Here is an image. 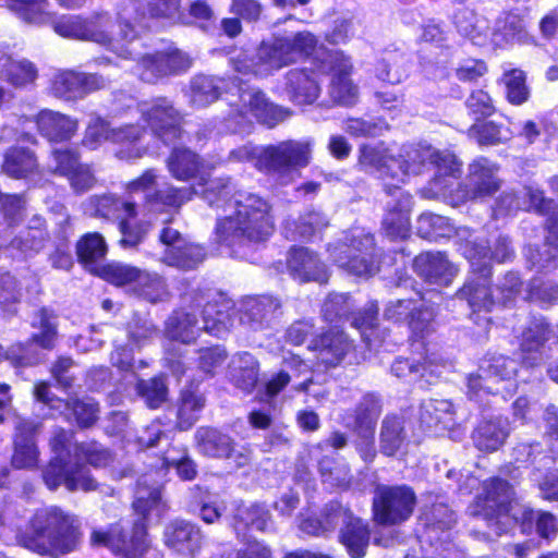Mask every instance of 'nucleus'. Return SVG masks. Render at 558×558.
Masks as SVG:
<instances>
[{"mask_svg":"<svg viewBox=\"0 0 558 558\" xmlns=\"http://www.w3.org/2000/svg\"><path fill=\"white\" fill-rule=\"evenodd\" d=\"M230 192L229 181L225 179L211 180L209 186L203 191L209 205L230 210L225 218L218 220V240L232 246L244 240L259 242L267 239L274 230L269 203L251 192L241 191L229 197Z\"/></svg>","mask_w":558,"mask_h":558,"instance_id":"nucleus-1","label":"nucleus"},{"mask_svg":"<svg viewBox=\"0 0 558 558\" xmlns=\"http://www.w3.org/2000/svg\"><path fill=\"white\" fill-rule=\"evenodd\" d=\"M483 494L471 505L472 515L482 517L496 535L506 533L514 523L521 522L522 532L530 533L535 520L537 534L545 539L556 537V518L549 512L535 513L520 505L510 485L499 478L484 482Z\"/></svg>","mask_w":558,"mask_h":558,"instance_id":"nucleus-2","label":"nucleus"},{"mask_svg":"<svg viewBox=\"0 0 558 558\" xmlns=\"http://www.w3.org/2000/svg\"><path fill=\"white\" fill-rule=\"evenodd\" d=\"M162 507L159 486L148 487L147 480H141L133 502L134 511L141 518L134 523L132 535L128 537L118 525L108 531L95 529L90 534V544L108 547L123 558H137L148 547L144 520L153 512L159 515Z\"/></svg>","mask_w":558,"mask_h":558,"instance_id":"nucleus-3","label":"nucleus"},{"mask_svg":"<svg viewBox=\"0 0 558 558\" xmlns=\"http://www.w3.org/2000/svg\"><path fill=\"white\" fill-rule=\"evenodd\" d=\"M129 11L119 15L118 24H111L105 16L97 23H85L78 16H63L54 24V31L66 38L90 39L107 45L119 56L128 59L132 56L129 45L137 37V32L130 23Z\"/></svg>","mask_w":558,"mask_h":558,"instance_id":"nucleus-4","label":"nucleus"},{"mask_svg":"<svg viewBox=\"0 0 558 558\" xmlns=\"http://www.w3.org/2000/svg\"><path fill=\"white\" fill-rule=\"evenodd\" d=\"M230 99L229 128L233 131H244L245 124L255 118L259 122L274 126L283 121L289 112L269 102L265 95L254 88L243 87L241 83L233 86Z\"/></svg>","mask_w":558,"mask_h":558,"instance_id":"nucleus-5","label":"nucleus"},{"mask_svg":"<svg viewBox=\"0 0 558 558\" xmlns=\"http://www.w3.org/2000/svg\"><path fill=\"white\" fill-rule=\"evenodd\" d=\"M328 251L333 263L354 276L369 277L378 271L374 238L360 229L330 244Z\"/></svg>","mask_w":558,"mask_h":558,"instance_id":"nucleus-6","label":"nucleus"},{"mask_svg":"<svg viewBox=\"0 0 558 558\" xmlns=\"http://www.w3.org/2000/svg\"><path fill=\"white\" fill-rule=\"evenodd\" d=\"M388 170L392 171L393 184L403 183L409 174H417L423 168L435 167L441 175H453L460 171V162L449 153H439L426 145L404 146L397 157H390Z\"/></svg>","mask_w":558,"mask_h":558,"instance_id":"nucleus-7","label":"nucleus"},{"mask_svg":"<svg viewBox=\"0 0 558 558\" xmlns=\"http://www.w3.org/2000/svg\"><path fill=\"white\" fill-rule=\"evenodd\" d=\"M517 371L515 361L502 355L483 361L477 372L468 376V397L482 402L488 395L511 392L515 388Z\"/></svg>","mask_w":558,"mask_h":558,"instance_id":"nucleus-8","label":"nucleus"},{"mask_svg":"<svg viewBox=\"0 0 558 558\" xmlns=\"http://www.w3.org/2000/svg\"><path fill=\"white\" fill-rule=\"evenodd\" d=\"M144 133V129L138 125L125 124L110 129L106 121L94 118L88 123L83 144L90 149H96L105 141L124 144L126 148L119 150L117 156L125 160L137 159L147 154L146 147L137 145Z\"/></svg>","mask_w":558,"mask_h":558,"instance_id":"nucleus-9","label":"nucleus"},{"mask_svg":"<svg viewBox=\"0 0 558 558\" xmlns=\"http://www.w3.org/2000/svg\"><path fill=\"white\" fill-rule=\"evenodd\" d=\"M101 274L116 286H130L134 293L150 303L163 301L168 294L161 277L129 264L112 262Z\"/></svg>","mask_w":558,"mask_h":558,"instance_id":"nucleus-10","label":"nucleus"},{"mask_svg":"<svg viewBox=\"0 0 558 558\" xmlns=\"http://www.w3.org/2000/svg\"><path fill=\"white\" fill-rule=\"evenodd\" d=\"M78 521L57 508L47 514V523L37 531V554L57 557L71 551L77 541Z\"/></svg>","mask_w":558,"mask_h":558,"instance_id":"nucleus-11","label":"nucleus"},{"mask_svg":"<svg viewBox=\"0 0 558 558\" xmlns=\"http://www.w3.org/2000/svg\"><path fill=\"white\" fill-rule=\"evenodd\" d=\"M415 494L408 486H378L373 500L374 520L384 525L401 523L410 518Z\"/></svg>","mask_w":558,"mask_h":558,"instance_id":"nucleus-12","label":"nucleus"},{"mask_svg":"<svg viewBox=\"0 0 558 558\" xmlns=\"http://www.w3.org/2000/svg\"><path fill=\"white\" fill-rule=\"evenodd\" d=\"M65 435L62 433L53 440V450L58 456L50 462L44 472V481L50 489L64 484L69 490L82 489L85 492L96 488L95 481L89 476L85 466H71L64 462L61 453L64 449L63 440Z\"/></svg>","mask_w":558,"mask_h":558,"instance_id":"nucleus-13","label":"nucleus"},{"mask_svg":"<svg viewBox=\"0 0 558 558\" xmlns=\"http://www.w3.org/2000/svg\"><path fill=\"white\" fill-rule=\"evenodd\" d=\"M142 120L165 143H171L181 134L182 117L166 97H156L138 104Z\"/></svg>","mask_w":558,"mask_h":558,"instance_id":"nucleus-14","label":"nucleus"},{"mask_svg":"<svg viewBox=\"0 0 558 558\" xmlns=\"http://www.w3.org/2000/svg\"><path fill=\"white\" fill-rule=\"evenodd\" d=\"M125 189L130 194L144 193L149 202H159L173 207L181 206L196 193L193 187L175 189L167 186L160 189L158 177L151 169L146 170L141 177L129 182Z\"/></svg>","mask_w":558,"mask_h":558,"instance_id":"nucleus-15","label":"nucleus"},{"mask_svg":"<svg viewBox=\"0 0 558 558\" xmlns=\"http://www.w3.org/2000/svg\"><path fill=\"white\" fill-rule=\"evenodd\" d=\"M191 64L189 56L175 49L143 56L137 62V71L143 81L155 83L163 76L186 71Z\"/></svg>","mask_w":558,"mask_h":558,"instance_id":"nucleus-16","label":"nucleus"},{"mask_svg":"<svg viewBox=\"0 0 558 558\" xmlns=\"http://www.w3.org/2000/svg\"><path fill=\"white\" fill-rule=\"evenodd\" d=\"M332 77L329 85L330 98L339 105L351 106L356 102L359 88L350 78L352 63L342 51H333L329 54Z\"/></svg>","mask_w":558,"mask_h":558,"instance_id":"nucleus-17","label":"nucleus"},{"mask_svg":"<svg viewBox=\"0 0 558 558\" xmlns=\"http://www.w3.org/2000/svg\"><path fill=\"white\" fill-rule=\"evenodd\" d=\"M550 335L551 330L545 318H534L529 323L520 339V356L523 364L534 367L546 360L545 347Z\"/></svg>","mask_w":558,"mask_h":558,"instance_id":"nucleus-18","label":"nucleus"},{"mask_svg":"<svg viewBox=\"0 0 558 558\" xmlns=\"http://www.w3.org/2000/svg\"><path fill=\"white\" fill-rule=\"evenodd\" d=\"M336 520V526L343 525L340 533V541L353 558H361L365 555L369 543V532L365 524L348 509L336 506L332 514Z\"/></svg>","mask_w":558,"mask_h":558,"instance_id":"nucleus-19","label":"nucleus"},{"mask_svg":"<svg viewBox=\"0 0 558 558\" xmlns=\"http://www.w3.org/2000/svg\"><path fill=\"white\" fill-rule=\"evenodd\" d=\"M385 189L393 197L387 203L388 209L383 222L385 230L392 238H405L410 227L411 196L397 184L385 182Z\"/></svg>","mask_w":558,"mask_h":558,"instance_id":"nucleus-20","label":"nucleus"},{"mask_svg":"<svg viewBox=\"0 0 558 558\" xmlns=\"http://www.w3.org/2000/svg\"><path fill=\"white\" fill-rule=\"evenodd\" d=\"M196 439L199 450L206 456L232 459L238 466L247 464L250 460L248 450L236 451L232 438L216 429L199 428L196 433Z\"/></svg>","mask_w":558,"mask_h":558,"instance_id":"nucleus-21","label":"nucleus"},{"mask_svg":"<svg viewBox=\"0 0 558 558\" xmlns=\"http://www.w3.org/2000/svg\"><path fill=\"white\" fill-rule=\"evenodd\" d=\"M415 272L426 282L449 286L458 274V268L441 252H426L415 257Z\"/></svg>","mask_w":558,"mask_h":558,"instance_id":"nucleus-22","label":"nucleus"},{"mask_svg":"<svg viewBox=\"0 0 558 558\" xmlns=\"http://www.w3.org/2000/svg\"><path fill=\"white\" fill-rule=\"evenodd\" d=\"M311 153L310 141H289L265 148L263 159L269 169L279 171L289 166H306L311 159Z\"/></svg>","mask_w":558,"mask_h":558,"instance_id":"nucleus-23","label":"nucleus"},{"mask_svg":"<svg viewBox=\"0 0 558 558\" xmlns=\"http://www.w3.org/2000/svg\"><path fill=\"white\" fill-rule=\"evenodd\" d=\"M463 255L469 259L473 271L489 270L490 260L505 262L511 255L506 236L496 240L494 251L486 246V241L476 238L474 241L465 239L462 245Z\"/></svg>","mask_w":558,"mask_h":558,"instance_id":"nucleus-24","label":"nucleus"},{"mask_svg":"<svg viewBox=\"0 0 558 558\" xmlns=\"http://www.w3.org/2000/svg\"><path fill=\"white\" fill-rule=\"evenodd\" d=\"M457 32L476 46L493 45V29L488 20L473 9L460 8L452 16Z\"/></svg>","mask_w":558,"mask_h":558,"instance_id":"nucleus-25","label":"nucleus"},{"mask_svg":"<svg viewBox=\"0 0 558 558\" xmlns=\"http://www.w3.org/2000/svg\"><path fill=\"white\" fill-rule=\"evenodd\" d=\"M497 173L498 167L486 158L475 160L470 165L469 190L463 198L484 197L497 192L501 183Z\"/></svg>","mask_w":558,"mask_h":558,"instance_id":"nucleus-26","label":"nucleus"},{"mask_svg":"<svg viewBox=\"0 0 558 558\" xmlns=\"http://www.w3.org/2000/svg\"><path fill=\"white\" fill-rule=\"evenodd\" d=\"M286 92L296 105L313 104L320 94L318 75L308 69H293L286 75Z\"/></svg>","mask_w":558,"mask_h":558,"instance_id":"nucleus-27","label":"nucleus"},{"mask_svg":"<svg viewBox=\"0 0 558 558\" xmlns=\"http://www.w3.org/2000/svg\"><path fill=\"white\" fill-rule=\"evenodd\" d=\"M220 161H211L201 163L198 157L193 151L185 148H174L167 160V167L173 178L180 181H187L192 178H199L203 184H206V189L209 186L211 181H207L205 178V168H214Z\"/></svg>","mask_w":558,"mask_h":558,"instance_id":"nucleus-28","label":"nucleus"},{"mask_svg":"<svg viewBox=\"0 0 558 558\" xmlns=\"http://www.w3.org/2000/svg\"><path fill=\"white\" fill-rule=\"evenodd\" d=\"M291 274L301 281L326 282L328 272L317 256L304 247L292 248L288 258Z\"/></svg>","mask_w":558,"mask_h":558,"instance_id":"nucleus-29","label":"nucleus"},{"mask_svg":"<svg viewBox=\"0 0 558 558\" xmlns=\"http://www.w3.org/2000/svg\"><path fill=\"white\" fill-rule=\"evenodd\" d=\"M165 543L179 554L193 556L201 548L202 534L192 523L174 521L166 527Z\"/></svg>","mask_w":558,"mask_h":558,"instance_id":"nucleus-30","label":"nucleus"},{"mask_svg":"<svg viewBox=\"0 0 558 558\" xmlns=\"http://www.w3.org/2000/svg\"><path fill=\"white\" fill-rule=\"evenodd\" d=\"M318 361L326 366H337L351 350L349 338L340 330L331 329L313 342Z\"/></svg>","mask_w":558,"mask_h":558,"instance_id":"nucleus-31","label":"nucleus"},{"mask_svg":"<svg viewBox=\"0 0 558 558\" xmlns=\"http://www.w3.org/2000/svg\"><path fill=\"white\" fill-rule=\"evenodd\" d=\"M107 250L105 239L97 232L87 233L76 244L78 259L84 264L85 268L104 279L105 276L101 271L111 263L99 265V262L105 258Z\"/></svg>","mask_w":558,"mask_h":558,"instance_id":"nucleus-32","label":"nucleus"},{"mask_svg":"<svg viewBox=\"0 0 558 558\" xmlns=\"http://www.w3.org/2000/svg\"><path fill=\"white\" fill-rule=\"evenodd\" d=\"M37 126L50 141L61 142L75 134L77 121L59 112L44 110L37 114Z\"/></svg>","mask_w":558,"mask_h":558,"instance_id":"nucleus-33","label":"nucleus"},{"mask_svg":"<svg viewBox=\"0 0 558 558\" xmlns=\"http://www.w3.org/2000/svg\"><path fill=\"white\" fill-rule=\"evenodd\" d=\"M201 331L198 319L194 312L175 311L166 322V337L172 341L191 343Z\"/></svg>","mask_w":558,"mask_h":558,"instance_id":"nucleus-34","label":"nucleus"},{"mask_svg":"<svg viewBox=\"0 0 558 558\" xmlns=\"http://www.w3.org/2000/svg\"><path fill=\"white\" fill-rule=\"evenodd\" d=\"M476 275L459 291V296L465 299L470 307L474 310H490L496 295L488 287L489 270L475 271Z\"/></svg>","mask_w":558,"mask_h":558,"instance_id":"nucleus-35","label":"nucleus"},{"mask_svg":"<svg viewBox=\"0 0 558 558\" xmlns=\"http://www.w3.org/2000/svg\"><path fill=\"white\" fill-rule=\"evenodd\" d=\"M288 54L281 37H277L272 41L262 43L256 51L257 71L260 76H266L274 71L292 64Z\"/></svg>","mask_w":558,"mask_h":558,"instance_id":"nucleus-36","label":"nucleus"},{"mask_svg":"<svg viewBox=\"0 0 558 558\" xmlns=\"http://www.w3.org/2000/svg\"><path fill=\"white\" fill-rule=\"evenodd\" d=\"M288 54L281 37H277L272 41L262 43L256 51L257 71L260 76H266L274 71L292 64Z\"/></svg>","mask_w":558,"mask_h":558,"instance_id":"nucleus-37","label":"nucleus"},{"mask_svg":"<svg viewBox=\"0 0 558 558\" xmlns=\"http://www.w3.org/2000/svg\"><path fill=\"white\" fill-rule=\"evenodd\" d=\"M509 435L508 422L496 418L483 422L473 433V441L482 451H495L499 449Z\"/></svg>","mask_w":558,"mask_h":558,"instance_id":"nucleus-38","label":"nucleus"},{"mask_svg":"<svg viewBox=\"0 0 558 558\" xmlns=\"http://www.w3.org/2000/svg\"><path fill=\"white\" fill-rule=\"evenodd\" d=\"M421 424L427 429H437L440 425L449 428L454 423V411L448 400L424 401L420 410Z\"/></svg>","mask_w":558,"mask_h":558,"instance_id":"nucleus-39","label":"nucleus"},{"mask_svg":"<svg viewBox=\"0 0 558 558\" xmlns=\"http://www.w3.org/2000/svg\"><path fill=\"white\" fill-rule=\"evenodd\" d=\"M416 230L425 239L451 236L453 233L463 238L468 233L465 228L456 230L448 218L432 213H424L418 217Z\"/></svg>","mask_w":558,"mask_h":558,"instance_id":"nucleus-40","label":"nucleus"},{"mask_svg":"<svg viewBox=\"0 0 558 558\" xmlns=\"http://www.w3.org/2000/svg\"><path fill=\"white\" fill-rule=\"evenodd\" d=\"M269 518L268 511L259 505H242L234 514L233 529L239 537L244 536L250 527L265 531Z\"/></svg>","mask_w":558,"mask_h":558,"instance_id":"nucleus-41","label":"nucleus"},{"mask_svg":"<svg viewBox=\"0 0 558 558\" xmlns=\"http://www.w3.org/2000/svg\"><path fill=\"white\" fill-rule=\"evenodd\" d=\"M97 216L108 219H131L136 216V206L133 202L123 201L113 195H102L92 198Z\"/></svg>","mask_w":558,"mask_h":558,"instance_id":"nucleus-42","label":"nucleus"},{"mask_svg":"<svg viewBox=\"0 0 558 558\" xmlns=\"http://www.w3.org/2000/svg\"><path fill=\"white\" fill-rule=\"evenodd\" d=\"M231 377L238 388L246 392L252 391L258 379V364L255 357L247 352L239 354L232 361Z\"/></svg>","mask_w":558,"mask_h":558,"instance_id":"nucleus-43","label":"nucleus"},{"mask_svg":"<svg viewBox=\"0 0 558 558\" xmlns=\"http://www.w3.org/2000/svg\"><path fill=\"white\" fill-rule=\"evenodd\" d=\"M15 448L12 457V465L16 469L31 468L34 463V428L33 425L22 424L17 426Z\"/></svg>","mask_w":558,"mask_h":558,"instance_id":"nucleus-44","label":"nucleus"},{"mask_svg":"<svg viewBox=\"0 0 558 558\" xmlns=\"http://www.w3.org/2000/svg\"><path fill=\"white\" fill-rule=\"evenodd\" d=\"M205 256L206 254L202 246L184 241L181 244V250H166L162 260L169 266L187 270L198 266Z\"/></svg>","mask_w":558,"mask_h":558,"instance_id":"nucleus-45","label":"nucleus"},{"mask_svg":"<svg viewBox=\"0 0 558 558\" xmlns=\"http://www.w3.org/2000/svg\"><path fill=\"white\" fill-rule=\"evenodd\" d=\"M280 308V302L272 296L263 295L251 299L245 304V313L241 318L252 324L253 328L262 325L263 322L269 320Z\"/></svg>","mask_w":558,"mask_h":558,"instance_id":"nucleus-46","label":"nucleus"},{"mask_svg":"<svg viewBox=\"0 0 558 558\" xmlns=\"http://www.w3.org/2000/svg\"><path fill=\"white\" fill-rule=\"evenodd\" d=\"M403 421L397 416H388L383 422L380 449L387 456H393L404 445L405 434Z\"/></svg>","mask_w":558,"mask_h":558,"instance_id":"nucleus-47","label":"nucleus"},{"mask_svg":"<svg viewBox=\"0 0 558 558\" xmlns=\"http://www.w3.org/2000/svg\"><path fill=\"white\" fill-rule=\"evenodd\" d=\"M228 304L208 303L203 310L204 327L207 332L217 337L223 336L232 326Z\"/></svg>","mask_w":558,"mask_h":558,"instance_id":"nucleus-48","label":"nucleus"},{"mask_svg":"<svg viewBox=\"0 0 558 558\" xmlns=\"http://www.w3.org/2000/svg\"><path fill=\"white\" fill-rule=\"evenodd\" d=\"M375 73L383 82L399 84L408 76L407 60L400 54H388L377 62Z\"/></svg>","mask_w":558,"mask_h":558,"instance_id":"nucleus-49","label":"nucleus"},{"mask_svg":"<svg viewBox=\"0 0 558 558\" xmlns=\"http://www.w3.org/2000/svg\"><path fill=\"white\" fill-rule=\"evenodd\" d=\"M390 157H396L383 146L363 145L360 149V163L364 167L375 169L380 172L383 180L391 179L392 170H388Z\"/></svg>","mask_w":558,"mask_h":558,"instance_id":"nucleus-50","label":"nucleus"},{"mask_svg":"<svg viewBox=\"0 0 558 558\" xmlns=\"http://www.w3.org/2000/svg\"><path fill=\"white\" fill-rule=\"evenodd\" d=\"M291 63L310 57L316 49L318 39L311 32L303 31L293 36L281 37Z\"/></svg>","mask_w":558,"mask_h":558,"instance_id":"nucleus-51","label":"nucleus"},{"mask_svg":"<svg viewBox=\"0 0 558 558\" xmlns=\"http://www.w3.org/2000/svg\"><path fill=\"white\" fill-rule=\"evenodd\" d=\"M529 34L523 20L515 14H508L504 22V32L493 31V45L502 47L507 43H527Z\"/></svg>","mask_w":558,"mask_h":558,"instance_id":"nucleus-52","label":"nucleus"},{"mask_svg":"<svg viewBox=\"0 0 558 558\" xmlns=\"http://www.w3.org/2000/svg\"><path fill=\"white\" fill-rule=\"evenodd\" d=\"M222 80L210 76L198 75L194 77L191 84V99L197 107H204L218 98Z\"/></svg>","mask_w":558,"mask_h":558,"instance_id":"nucleus-53","label":"nucleus"},{"mask_svg":"<svg viewBox=\"0 0 558 558\" xmlns=\"http://www.w3.org/2000/svg\"><path fill=\"white\" fill-rule=\"evenodd\" d=\"M58 338V316L49 308L37 314V345L51 349Z\"/></svg>","mask_w":558,"mask_h":558,"instance_id":"nucleus-54","label":"nucleus"},{"mask_svg":"<svg viewBox=\"0 0 558 558\" xmlns=\"http://www.w3.org/2000/svg\"><path fill=\"white\" fill-rule=\"evenodd\" d=\"M32 168L33 155L28 149L13 147L7 151L2 169L10 177H24Z\"/></svg>","mask_w":558,"mask_h":558,"instance_id":"nucleus-55","label":"nucleus"},{"mask_svg":"<svg viewBox=\"0 0 558 558\" xmlns=\"http://www.w3.org/2000/svg\"><path fill=\"white\" fill-rule=\"evenodd\" d=\"M504 84L508 100L513 105H522L530 96V90L525 83V74L519 69H513L504 74Z\"/></svg>","mask_w":558,"mask_h":558,"instance_id":"nucleus-56","label":"nucleus"},{"mask_svg":"<svg viewBox=\"0 0 558 558\" xmlns=\"http://www.w3.org/2000/svg\"><path fill=\"white\" fill-rule=\"evenodd\" d=\"M78 73L65 71L58 73L51 84L52 93L65 100L81 98Z\"/></svg>","mask_w":558,"mask_h":558,"instance_id":"nucleus-57","label":"nucleus"},{"mask_svg":"<svg viewBox=\"0 0 558 558\" xmlns=\"http://www.w3.org/2000/svg\"><path fill=\"white\" fill-rule=\"evenodd\" d=\"M34 70L32 62L10 58L3 70L4 78L14 86H23L33 80Z\"/></svg>","mask_w":558,"mask_h":558,"instance_id":"nucleus-58","label":"nucleus"},{"mask_svg":"<svg viewBox=\"0 0 558 558\" xmlns=\"http://www.w3.org/2000/svg\"><path fill=\"white\" fill-rule=\"evenodd\" d=\"M137 391L148 407L158 408L166 400L168 389L162 378H151L138 381Z\"/></svg>","mask_w":558,"mask_h":558,"instance_id":"nucleus-59","label":"nucleus"},{"mask_svg":"<svg viewBox=\"0 0 558 558\" xmlns=\"http://www.w3.org/2000/svg\"><path fill=\"white\" fill-rule=\"evenodd\" d=\"M204 407V399L192 392L182 395L181 405L178 412L180 428L185 429L193 425L196 421V412Z\"/></svg>","mask_w":558,"mask_h":558,"instance_id":"nucleus-60","label":"nucleus"},{"mask_svg":"<svg viewBox=\"0 0 558 558\" xmlns=\"http://www.w3.org/2000/svg\"><path fill=\"white\" fill-rule=\"evenodd\" d=\"M149 226L146 222L131 223L129 219H122L120 222V232L122 238L120 243L124 247H134L143 241L147 234Z\"/></svg>","mask_w":558,"mask_h":558,"instance_id":"nucleus-61","label":"nucleus"},{"mask_svg":"<svg viewBox=\"0 0 558 558\" xmlns=\"http://www.w3.org/2000/svg\"><path fill=\"white\" fill-rule=\"evenodd\" d=\"M469 134L481 145H492L502 141L501 131L494 122H477L471 126Z\"/></svg>","mask_w":558,"mask_h":558,"instance_id":"nucleus-62","label":"nucleus"},{"mask_svg":"<svg viewBox=\"0 0 558 558\" xmlns=\"http://www.w3.org/2000/svg\"><path fill=\"white\" fill-rule=\"evenodd\" d=\"M521 290V280L514 272L507 274L496 287V301L504 305L515 299Z\"/></svg>","mask_w":558,"mask_h":558,"instance_id":"nucleus-63","label":"nucleus"},{"mask_svg":"<svg viewBox=\"0 0 558 558\" xmlns=\"http://www.w3.org/2000/svg\"><path fill=\"white\" fill-rule=\"evenodd\" d=\"M529 298L542 305H551L558 301V286L551 282L533 281Z\"/></svg>","mask_w":558,"mask_h":558,"instance_id":"nucleus-64","label":"nucleus"}]
</instances>
